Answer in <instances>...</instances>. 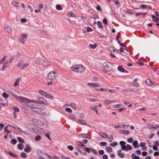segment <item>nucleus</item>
Wrapping results in <instances>:
<instances>
[{
  "instance_id": "obj_1",
  "label": "nucleus",
  "mask_w": 159,
  "mask_h": 159,
  "mask_svg": "<svg viewBox=\"0 0 159 159\" xmlns=\"http://www.w3.org/2000/svg\"><path fill=\"white\" fill-rule=\"evenodd\" d=\"M71 69L75 72L82 73L85 70V68L80 65H75L70 68Z\"/></svg>"
},
{
  "instance_id": "obj_2",
  "label": "nucleus",
  "mask_w": 159,
  "mask_h": 159,
  "mask_svg": "<svg viewBox=\"0 0 159 159\" xmlns=\"http://www.w3.org/2000/svg\"><path fill=\"white\" fill-rule=\"evenodd\" d=\"M112 65L106 62L103 63L102 68L107 72H109L112 70Z\"/></svg>"
},
{
  "instance_id": "obj_3",
  "label": "nucleus",
  "mask_w": 159,
  "mask_h": 159,
  "mask_svg": "<svg viewBox=\"0 0 159 159\" xmlns=\"http://www.w3.org/2000/svg\"><path fill=\"white\" fill-rule=\"evenodd\" d=\"M58 74L55 71H51L48 75L47 77L50 80H56Z\"/></svg>"
},
{
  "instance_id": "obj_4",
  "label": "nucleus",
  "mask_w": 159,
  "mask_h": 159,
  "mask_svg": "<svg viewBox=\"0 0 159 159\" xmlns=\"http://www.w3.org/2000/svg\"><path fill=\"white\" fill-rule=\"evenodd\" d=\"M39 93L41 95L44 96L47 98H49L51 99H52L54 98V97L51 94L42 91V90H39Z\"/></svg>"
},
{
  "instance_id": "obj_5",
  "label": "nucleus",
  "mask_w": 159,
  "mask_h": 159,
  "mask_svg": "<svg viewBox=\"0 0 159 159\" xmlns=\"http://www.w3.org/2000/svg\"><path fill=\"white\" fill-rule=\"evenodd\" d=\"M17 100L21 102L27 103L29 101V99L22 97L17 96L16 97Z\"/></svg>"
},
{
  "instance_id": "obj_6",
  "label": "nucleus",
  "mask_w": 159,
  "mask_h": 159,
  "mask_svg": "<svg viewBox=\"0 0 159 159\" xmlns=\"http://www.w3.org/2000/svg\"><path fill=\"white\" fill-rule=\"evenodd\" d=\"M95 19V17H91L89 19V20L88 21V23L93 26H94L96 24Z\"/></svg>"
},
{
  "instance_id": "obj_7",
  "label": "nucleus",
  "mask_w": 159,
  "mask_h": 159,
  "mask_svg": "<svg viewBox=\"0 0 159 159\" xmlns=\"http://www.w3.org/2000/svg\"><path fill=\"white\" fill-rule=\"evenodd\" d=\"M36 63L41 65H44L45 64V61L40 57L38 58L36 60Z\"/></svg>"
},
{
  "instance_id": "obj_8",
  "label": "nucleus",
  "mask_w": 159,
  "mask_h": 159,
  "mask_svg": "<svg viewBox=\"0 0 159 159\" xmlns=\"http://www.w3.org/2000/svg\"><path fill=\"white\" fill-rule=\"evenodd\" d=\"M37 102V101L31 100L29 99V101L27 102L26 105L30 107H34V105L33 103H36Z\"/></svg>"
},
{
  "instance_id": "obj_9",
  "label": "nucleus",
  "mask_w": 159,
  "mask_h": 159,
  "mask_svg": "<svg viewBox=\"0 0 159 159\" xmlns=\"http://www.w3.org/2000/svg\"><path fill=\"white\" fill-rule=\"evenodd\" d=\"M108 49L111 52H112L116 51L117 53H120L119 51L118 50L116 49L115 48L112 46H110L108 47Z\"/></svg>"
},
{
  "instance_id": "obj_10",
  "label": "nucleus",
  "mask_w": 159,
  "mask_h": 159,
  "mask_svg": "<svg viewBox=\"0 0 159 159\" xmlns=\"http://www.w3.org/2000/svg\"><path fill=\"white\" fill-rule=\"evenodd\" d=\"M118 70L122 72L128 73V71L125 70L121 66H118Z\"/></svg>"
},
{
  "instance_id": "obj_11",
  "label": "nucleus",
  "mask_w": 159,
  "mask_h": 159,
  "mask_svg": "<svg viewBox=\"0 0 159 159\" xmlns=\"http://www.w3.org/2000/svg\"><path fill=\"white\" fill-rule=\"evenodd\" d=\"M5 29L6 32L8 33H10L11 31V28L10 26L6 25L5 27Z\"/></svg>"
},
{
  "instance_id": "obj_12",
  "label": "nucleus",
  "mask_w": 159,
  "mask_h": 159,
  "mask_svg": "<svg viewBox=\"0 0 159 159\" xmlns=\"http://www.w3.org/2000/svg\"><path fill=\"white\" fill-rule=\"evenodd\" d=\"M132 144L135 148H138L139 146L138 145V142L137 141H134L132 143Z\"/></svg>"
},
{
  "instance_id": "obj_13",
  "label": "nucleus",
  "mask_w": 159,
  "mask_h": 159,
  "mask_svg": "<svg viewBox=\"0 0 159 159\" xmlns=\"http://www.w3.org/2000/svg\"><path fill=\"white\" fill-rule=\"evenodd\" d=\"M80 135L83 138H85L88 139H90L91 138L90 136L86 134H82Z\"/></svg>"
},
{
  "instance_id": "obj_14",
  "label": "nucleus",
  "mask_w": 159,
  "mask_h": 159,
  "mask_svg": "<svg viewBox=\"0 0 159 159\" xmlns=\"http://www.w3.org/2000/svg\"><path fill=\"white\" fill-rule=\"evenodd\" d=\"M121 150H120L117 151L118 155L119 157L121 158H123L124 157V154L123 153H121Z\"/></svg>"
},
{
  "instance_id": "obj_15",
  "label": "nucleus",
  "mask_w": 159,
  "mask_h": 159,
  "mask_svg": "<svg viewBox=\"0 0 159 159\" xmlns=\"http://www.w3.org/2000/svg\"><path fill=\"white\" fill-rule=\"evenodd\" d=\"M99 135L104 138L106 139L108 137L107 134L102 132H100Z\"/></svg>"
},
{
  "instance_id": "obj_16",
  "label": "nucleus",
  "mask_w": 159,
  "mask_h": 159,
  "mask_svg": "<svg viewBox=\"0 0 159 159\" xmlns=\"http://www.w3.org/2000/svg\"><path fill=\"white\" fill-rule=\"evenodd\" d=\"M38 101L37 103H38L40 104H42V103L44 99L42 97H38L37 98Z\"/></svg>"
},
{
  "instance_id": "obj_17",
  "label": "nucleus",
  "mask_w": 159,
  "mask_h": 159,
  "mask_svg": "<svg viewBox=\"0 0 159 159\" xmlns=\"http://www.w3.org/2000/svg\"><path fill=\"white\" fill-rule=\"evenodd\" d=\"M31 148L29 147H27L24 149V151L27 153H29L31 151Z\"/></svg>"
},
{
  "instance_id": "obj_18",
  "label": "nucleus",
  "mask_w": 159,
  "mask_h": 159,
  "mask_svg": "<svg viewBox=\"0 0 159 159\" xmlns=\"http://www.w3.org/2000/svg\"><path fill=\"white\" fill-rule=\"evenodd\" d=\"M18 148L20 150H22L23 149L24 145L21 143H19L17 145Z\"/></svg>"
},
{
  "instance_id": "obj_19",
  "label": "nucleus",
  "mask_w": 159,
  "mask_h": 159,
  "mask_svg": "<svg viewBox=\"0 0 159 159\" xmlns=\"http://www.w3.org/2000/svg\"><path fill=\"white\" fill-rule=\"evenodd\" d=\"M125 12L128 13L130 15L133 14L134 13L133 12V11L132 10H130L128 9H126L125 10Z\"/></svg>"
},
{
  "instance_id": "obj_20",
  "label": "nucleus",
  "mask_w": 159,
  "mask_h": 159,
  "mask_svg": "<svg viewBox=\"0 0 159 159\" xmlns=\"http://www.w3.org/2000/svg\"><path fill=\"white\" fill-rule=\"evenodd\" d=\"M114 100H110L108 99L105 100V103L106 105H108L110 103H111L114 102Z\"/></svg>"
},
{
  "instance_id": "obj_21",
  "label": "nucleus",
  "mask_w": 159,
  "mask_h": 159,
  "mask_svg": "<svg viewBox=\"0 0 159 159\" xmlns=\"http://www.w3.org/2000/svg\"><path fill=\"white\" fill-rule=\"evenodd\" d=\"M20 4L19 2L17 3V2L14 1L12 3V5L15 7H16L17 8L19 7V5L18 4Z\"/></svg>"
},
{
  "instance_id": "obj_22",
  "label": "nucleus",
  "mask_w": 159,
  "mask_h": 159,
  "mask_svg": "<svg viewBox=\"0 0 159 159\" xmlns=\"http://www.w3.org/2000/svg\"><path fill=\"white\" fill-rule=\"evenodd\" d=\"M106 150L108 152H111L112 150V148L110 147L107 146L106 148Z\"/></svg>"
},
{
  "instance_id": "obj_23",
  "label": "nucleus",
  "mask_w": 159,
  "mask_h": 159,
  "mask_svg": "<svg viewBox=\"0 0 159 159\" xmlns=\"http://www.w3.org/2000/svg\"><path fill=\"white\" fill-rule=\"evenodd\" d=\"M17 139L19 142L20 143H23L24 142V139L18 137L17 138Z\"/></svg>"
},
{
  "instance_id": "obj_24",
  "label": "nucleus",
  "mask_w": 159,
  "mask_h": 159,
  "mask_svg": "<svg viewBox=\"0 0 159 159\" xmlns=\"http://www.w3.org/2000/svg\"><path fill=\"white\" fill-rule=\"evenodd\" d=\"M41 139V137L39 135H37L35 138L34 139L36 141H38Z\"/></svg>"
},
{
  "instance_id": "obj_25",
  "label": "nucleus",
  "mask_w": 159,
  "mask_h": 159,
  "mask_svg": "<svg viewBox=\"0 0 159 159\" xmlns=\"http://www.w3.org/2000/svg\"><path fill=\"white\" fill-rule=\"evenodd\" d=\"M97 25L99 28L102 29L103 28V26L102 25V24L100 21H98L97 22Z\"/></svg>"
},
{
  "instance_id": "obj_26",
  "label": "nucleus",
  "mask_w": 159,
  "mask_h": 159,
  "mask_svg": "<svg viewBox=\"0 0 159 159\" xmlns=\"http://www.w3.org/2000/svg\"><path fill=\"white\" fill-rule=\"evenodd\" d=\"M20 79L17 78L14 84V86H16L19 85V83Z\"/></svg>"
},
{
  "instance_id": "obj_27",
  "label": "nucleus",
  "mask_w": 159,
  "mask_h": 159,
  "mask_svg": "<svg viewBox=\"0 0 159 159\" xmlns=\"http://www.w3.org/2000/svg\"><path fill=\"white\" fill-rule=\"evenodd\" d=\"M152 18L153 20L156 22H157L158 21V17L154 16V15H152Z\"/></svg>"
},
{
  "instance_id": "obj_28",
  "label": "nucleus",
  "mask_w": 159,
  "mask_h": 159,
  "mask_svg": "<svg viewBox=\"0 0 159 159\" xmlns=\"http://www.w3.org/2000/svg\"><path fill=\"white\" fill-rule=\"evenodd\" d=\"M97 46V45L96 43H95L93 45L90 44L89 45V47L91 48H92L93 49H95Z\"/></svg>"
},
{
  "instance_id": "obj_29",
  "label": "nucleus",
  "mask_w": 159,
  "mask_h": 159,
  "mask_svg": "<svg viewBox=\"0 0 159 159\" xmlns=\"http://www.w3.org/2000/svg\"><path fill=\"white\" fill-rule=\"evenodd\" d=\"M3 97L4 98H7L9 97V95L7 94L6 92H3L2 94Z\"/></svg>"
},
{
  "instance_id": "obj_30",
  "label": "nucleus",
  "mask_w": 159,
  "mask_h": 159,
  "mask_svg": "<svg viewBox=\"0 0 159 159\" xmlns=\"http://www.w3.org/2000/svg\"><path fill=\"white\" fill-rule=\"evenodd\" d=\"M79 121H80V123L83 125H85L86 123V122L82 119L80 118L79 120Z\"/></svg>"
},
{
  "instance_id": "obj_31",
  "label": "nucleus",
  "mask_w": 159,
  "mask_h": 159,
  "mask_svg": "<svg viewBox=\"0 0 159 159\" xmlns=\"http://www.w3.org/2000/svg\"><path fill=\"white\" fill-rule=\"evenodd\" d=\"M97 106H94L93 107H91V108L93 111H95L96 113L97 114H98V110L96 109H97Z\"/></svg>"
},
{
  "instance_id": "obj_32",
  "label": "nucleus",
  "mask_w": 159,
  "mask_h": 159,
  "mask_svg": "<svg viewBox=\"0 0 159 159\" xmlns=\"http://www.w3.org/2000/svg\"><path fill=\"white\" fill-rule=\"evenodd\" d=\"M28 65V64L27 63H25L21 67V68L22 69H24L26 68Z\"/></svg>"
},
{
  "instance_id": "obj_33",
  "label": "nucleus",
  "mask_w": 159,
  "mask_h": 159,
  "mask_svg": "<svg viewBox=\"0 0 159 159\" xmlns=\"http://www.w3.org/2000/svg\"><path fill=\"white\" fill-rule=\"evenodd\" d=\"M76 148L81 153H82L83 151H84L82 148L79 147H76Z\"/></svg>"
},
{
  "instance_id": "obj_34",
  "label": "nucleus",
  "mask_w": 159,
  "mask_h": 159,
  "mask_svg": "<svg viewBox=\"0 0 159 159\" xmlns=\"http://www.w3.org/2000/svg\"><path fill=\"white\" fill-rule=\"evenodd\" d=\"M13 109L14 110V113L16 112H19L20 111V110L19 108L16 107H13Z\"/></svg>"
},
{
  "instance_id": "obj_35",
  "label": "nucleus",
  "mask_w": 159,
  "mask_h": 159,
  "mask_svg": "<svg viewBox=\"0 0 159 159\" xmlns=\"http://www.w3.org/2000/svg\"><path fill=\"white\" fill-rule=\"evenodd\" d=\"M122 131V130H120V133H122L123 134H128L129 132V131L128 130H123L122 131V132H121Z\"/></svg>"
},
{
  "instance_id": "obj_36",
  "label": "nucleus",
  "mask_w": 159,
  "mask_h": 159,
  "mask_svg": "<svg viewBox=\"0 0 159 159\" xmlns=\"http://www.w3.org/2000/svg\"><path fill=\"white\" fill-rule=\"evenodd\" d=\"M17 141L16 139H12L11 140V144L14 145L16 144L17 142Z\"/></svg>"
},
{
  "instance_id": "obj_37",
  "label": "nucleus",
  "mask_w": 159,
  "mask_h": 159,
  "mask_svg": "<svg viewBox=\"0 0 159 159\" xmlns=\"http://www.w3.org/2000/svg\"><path fill=\"white\" fill-rule=\"evenodd\" d=\"M126 146V150L127 151L128 150H130L132 149V148L130 145L129 144H127Z\"/></svg>"
},
{
  "instance_id": "obj_38",
  "label": "nucleus",
  "mask_w": 159,
  "mask_h": 159,
  "mask_svg": "<svg viewBox=\"0 0 159 159\" xmlns=\"http://www.w3.org/2000/svg\"><path fill=\"white\" fill-rule=\"evenodd\" d=\"M20 156L22 157L26 158L27 157V154L24 152H22L20 155Z\"/></svg>"
},
{
  "instance_id": "obj_39",
  "label": "nucleus",
  "mask_w": 159,
  "mask_h": 159,
  "mask_svg": "<svg viewBox=\"0 0 159 159\" xmlns=\"http://www.w3.org/2000/svg\"><path fill=\"white\" fill-rule=\"evenodd\" d=\"M56 9L57 10H61L62 9V8L60 5H57L56 6Z\"/></svg>"
},
{
  "instance_id": "obj_40",
  "label": "nucleus",
  "mask_w": 159,
  "mask_h": 159,
  "mask_svg": "<svg viewBox=\"0 0 159 159\" xmlns=\"http://www.w3.org/2000/svg\"><path fill=\"white\" fill-rule=\"evenodd\" d=\"M77 145L79 146H80L82 147H84V145L83 144H82L81 143L80 141H78L77 142Z\"/></svg>"
},
{
  "instance_id": "obj_41",
  "label": "nucleus",
  "mask_w": 159,
  "mask_h": 159,
  "mask_svg": "<svg viewBox=\"0 0 159 159\" xmlns=\"http://www.w3.org/2000/svg\"><path fill=\"white\" fill-rule=\"evenodd\" d=\"M145 82L147 84L149 85L151 84V82L149 79H147L145 80Z\"/></svg>"
},
{
  "instance_id": "obj_42",
  "label": "nucleus",
  "mask_w": 159,
  "mask_h": 159,
  "mask_svg": "<svg viewBox=\"0 0 159 159\" xmlns=\"http://www.w3.org/2000/svg\"><path fill=\"white\" fill-rule=\"evenodd\" d=\"M41 154L43 155H45L46 156L48 157H51L47 153L44 152H41L40 153Z\"/></svg>"
},
{
  "instance_id": "obj_43",
  "label": "nucleus",
  "mask_w": 159,
  "mask_h": 159,
  "mask_svg": "<svg viewBox=\"0 0 159 159\" xmlns=\"http://www.w3.org/2000/svg\"><path fill=\"white\" fill-rule=\"evenodd\" d=\"M65 110L66 111H68L69 112L71 113L72 112V111L71 109L70 108L66 107L65 108Z\"/></svg>"
},
{
  "instance_id": "obj_44",
  "label": "nucleus",
  "mask_w": 159,
  "mask_h": 159,
  "mask_svg": "<svg viewBox=\"0 0 159 159\" xmlns=\"http://www.w3.org/2000/svg\"><path fill=\"white\" fill-rule=\"evenodd\" d=\"M126 146L125 145H123L121 146V149L123 150H124L125 151H127L126 150L127 148H126Z\"/></svg>"
},
{
  "instance_id": "obj_45",
  "label": "nucleus",
  "mask_w": 159,
  "mask_h": 159,
  "mask_svg": "<svg viewBox=\"0 0 159 159\" xmlns=\"http://www.w3.org/2000/svg\"><path fill=\"white\" fill-rule=\"evenodd\" d=\"M113 137L111 135L110 136V137H109L108 139V141L109 142H111L113 139Z\"/></svg>"
},
{
  "instance_id": "obj_46",
  "label": "nucleus",
  "mask_w": 159,
  "mask_h": 159,
  "mask_svg": "<svg viewBox=\"0 0 159 159\" xmlns=\"http://www.w3.org/2000/svg\"><path fill=\"white\" fill-rule=\"evenodd\" d=\"M148 128L149 129H156V128L155 127H153V125H148Z\"/></svg>"
},
{
  "instance_id": "obj_47",
  "label": "nucleus",
  "mask_w": 159,
  "mask_h": 159,
  "mask_svg": "<svg viewBox=\"0 0 159 159\" xmlns=\"http://www.w3.org/2000/svg\"><path fill=\"white\" fill-rule=\"evenodd\" d=\"M70 106L75 110H76V106L75 104L74 103H72L70 104Z\"/></svg>"
},
{
  "instance_id": "obj_48",
  "label": "nucleus",
  "mask_w": 159,
  "mask_h": 159,
  "mask_svg": "<svg viewBox=\"0 0 159 159\" xmlns=\"http://www.w3.org/2000/svg\"><path fill=\"white\" fill-rule=\"evenodd\" d=\"M100 144L101 146H106L107 145V143L106 142H101L100 143Z\"/></svg>"
},
{
  "instance_id": "obj_49",
  "label": "nucleus",
  "mask_w": 159,
  "mask_h": 159,
  "mask_svg": "<svg viewBox=\"0 0 159 159\" xmlns=\"http://www.w3.org/2000/svg\"><path fill=\"white\" fill-rule=\"evenodd\" d=\"M85 151H86L88 153H90L91 149H90L89 148L87 147H85L84 148Z\"/></svg>"
},
{
  "instance_id": "obj_50",
  "label": "nucleus",
  "mask_w": 159,
  "mask_h": 159,
  "mask_svg": "<svg viewBox=\"0 0 159 159\" xmlns=\"http://www.w3.org/2000/svg\"><path fill=\"white\" fill-rule=\"evenodd\" d=\"M7 126H6L4 129V131L5 132L6 131H7V134H8L9 133H11V132L9 131L8 129H7Z\"/></svg>"
},
{
  "instance_id": "obj_51",
  "label": "nucleus",
  "mask_w": 159,
  "mask_h": 159,
  "mask_svg": "<svg viewBox=\"0 0 159 159\" xmlns=\"http://www.w3.org/2000/svg\"><path fill=\"white\" fill-rule=\"evenodd\" d=\"M117 144V143L116 142H115L113 143H111L110 144V146H111L112 147H114L116 146Z\"/></svg>"
},
{
  "instance_id": "obj_52",
  "label": "nucleus",
  "mask_w": 159,
  "mask_h": 159,
  "mask_svg": "<svg viewBox=\"0 0 159 159\" xmlns=\"http://www.w3.org/2000/svg\"><path fill=\"white\" fill-rule=\"evenodd\" d=\"M130 91H132L134 92H137L138 91L137 89H129Z\"/></svg>"
},
{
  "instance_id": "obj_53",
  "label": "nucleus",
  "mask_w": 159,
  "mask_h": 159,
  "mask_svg": "<svg viewBox=\"0 0 159 159\" xmlns=\"http://www.w3.org/2000/svg\"><path fill=\"white\" fill-rule=\"evenodd\" d=\"M67 147L70 151H72L73 149V147L71 145L68 146Z\"/></svg>"
},
{
  "instance_id": "obj_54",
  "label": "nucleus",
  "mask_w": 159,
  "mask_h": 159,
  "mask_svg": "<svg viewBox=\"0 0 159 159\" xmlns=\"http://www.w3.org/2000/svg\"><path fill=\"white\" fill-rule=\"evenodd\" d=\"M23 60H22L20 61L18 63V67H20L21 66V65L23 64Z\"/></svg>"
},
{
  "instance_id": "obj_55",
  "label": "nucleus",
  "mask_w": 159,
  "mask_h": 159,
  "mask_svg": "<svg viewBox=\"0 0 159 159\" xmlns=\"http://www.w3.org/2000/svg\"><path fill=\"white\" fill-rule=\"evenodd\" d=\"M120 144L121 146L124 145L126 144V142L124 141H121L120 142Z\"/></svg>"
},
{
  "instance_id": "obj_56",
  "label": "nucleus",
  "mask_w": 159,
  "mask_h": 159,
  "mask_svg": "<svg viewBox=\"0 0 159 159\" xmlns=\"http://www.w3.org/2000/svg\"><path fill=\"white\" fill-rule=\"evenodd\" d=\"M91 150L92 152L94 153L95 154H98V152L96 151L94 149L91 148Z\"/></svg>"
},
{
  "instance_id": "obj_57",
  "label": "nucleus",
  "mask_w": 159,
  "mask_h": 159,
  "mask_svg": "<svg viewBox=\"0 0 159 159\" xmlns=\"http://www.w3.org/2000/svg\"><path fill=\"white\" fill-rule=\"evenodd\" d=\"M103 22L105 23L106 25H108L107 20L106 18H104L103 19Z\"/></svg>"
},
{
  "instance_id": "obj_58",
  "label": "nucleus",
  "mask_w": 159,
  "mask_h": 159,
  "mask_svg": "<svg viewBox=\"0 0 159 159\" xmlns=\"http://www.w3.org/2000/svg\"><path fill=\"white\" fill-rule=\"evenodd\" d=\"M133 84L134 86H136V87H138V86H139V84L137 83V82H135L133 81Z\"/></svg>"
},
{
  "instance_id": "obj_59",
  "label": "nucleus",
  "mask_w": 159,
  "mask_h": 159,
  "mask_svg": "<svg viewBox=\"0 0 159 159\" xmlns=\"http://www.w3.org/2000/svg\"><path fill=\"white\" fill-rule=\"evenodd\" d=\"M111 16H112L113 17H114L116 19H117V16H116V15H115V13L113 11H112L111 13Z\"/></svg>"
},
{
  "instance_id": "obj_60",
  "label": "nucleus",
  "mask_w": 159,
  "mask_h": 159,
  "mask_svg": "<svg viewBox=\"0 0 159 159\" xmlns=\"http://www.w3.org/2000/svg\"><path fill=\"white\" fill-rule=\"evenodd\" d=\"M21 38L22 39H23L26 38L27 37V35L26 34H23L21 35Z\"/></svg>"
},
{
  "instance_id": "obj_61",
  "label": "nucleus",
  "mask_w": 159,
  "mask_h": 159,
  "mask_svg": "<svg viewBox=\"0 0 159 159\" xmlns=\"http://www.w3.org/2000/svg\"><path fill=\"white\" fill-rule=\"evenodd\" d=\"M133 141V139L132 138H130L127 139V142L129 143H131Z\"/></svg>"
},
{
  "instance_id": "obj_62",
  "label": "nucleus",
  "mask_w": 159,
  "mask_h": 159,
  "mask_svg": "<svg viewBox=\"0 0 159 159\" xmlns=\"http://www.w3.org/2000/svg\"><path fill=\"white\" fill-rule=\"evenodd\" d=\"M6 68V65H4V64H3V66H2V71H4L5 70Z\"/></svg>"
},
{
  "instance_id": "obj_63",
  "label": "nucleus",
  "mask_w": 159,
  "mask_h": 159,
  "mask_svg": "<svg viewBox=\"0 0 159 159\" xmlns=\"http://www.w3.org/2000/svg\"><path fill=\"white\" fill-rule=\"evenodd\" d=\"M10 155L12 157H14L17 158L18 156L16 154H14L13 153H10Z\"/></svg>"
},
{
  "instance_id": "obj_64",
  "label": "nucleus",
  "mask_w": 159,
  "mask_h": 159,
  "mask_svg": "<svg viewBox=\"0 0 159 159\" xmlns=\"http://www.w3.org/2000/svg\"><path fill=\"white\" fill-rule=\"evenodd\" d=\"M145 144H146L145 143H144V142H141L139 143L140 146H141V147H144L145 146Z\"/></svg>"
}]
</instances>
